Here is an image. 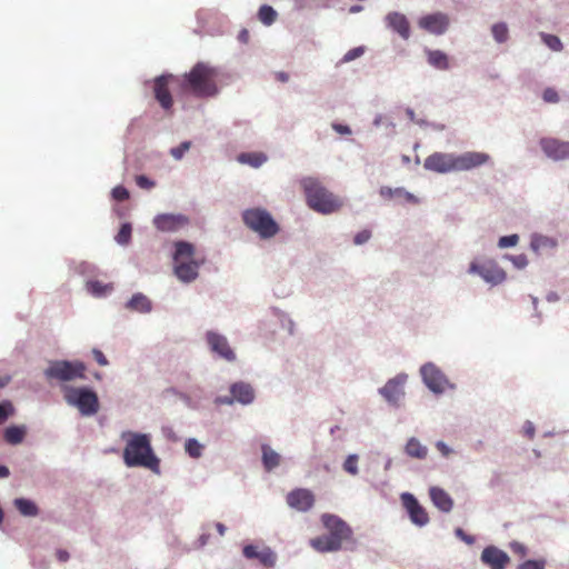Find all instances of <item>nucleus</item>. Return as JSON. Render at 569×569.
<instances>
[{
	"label": "nucleus",
	"instance_id": "obj_17",
	"mask_svg": "<svg viewBox=\"0 0 569 569\" xmlns=\"http://www.w3.org/2000/svg\"><path fill=\"white\" fill-rule=\"evenodd\" d=\"M401 501L413 523L425 526L429 521L426 508H422L419 501L411 493H403L401 496Z\"/></svg>",
	"mask_w": 569,
	"mask_h": 569
},
{
	"label": "nucleus",
	"instance_id": "obj_41",
	"mask_svg": "<svg viewBox=\"0 0 569 569\" xmlns=\"http://www.w3.org/2000/svg\"><path fill=\"white\" fill-rule=\"evenodd\" d=\"M358 457L356 453H351L343 463V470L350 475L356 476L358 473Z\"/></svg>",
	"mask_w": 569,
	"mask_h": 569
},
{
	"label": "nucleus",
	"instance_id": "obj_21",
	"mask_svg": "<svg viewBox=\"0 0 569 569\" xmlns=\"http://www.w3.org/2000/svg\"><path fill=\"white\" fill-rule=\"evenodd\" d=\"M407 381V375H397L396 378H391L385 387L380 390L381 395L391 403H397L402 396L403 386Z\"/></svg>",
	"mask_w": 569,
	"mask_h": 569
},
{
	"label": "nucleus",
	"instance_id": "obj_27",
	"mask_svg": "<svg viewBox=\"0 0 569 569\" xmlns=\"http://www.w3.org/2000/svg\"><path fill=\"white\" fill-rule=\"evenodd\" d=\"M268 160L264 152L261 151H252V152H241L238 156V161L242 164L250 166L252 168H259Z\"/></svg>",
	"mask_w": 569,
	"mask_h": 569
},
{
	"label": "nucleus",
	"instance_id": "obj_62",
	"mask_svg": "<svg viewBox=\"0 0 569 569\" xmlns=\"http://www.w3.org/2000/svg\"><path fill=\"white\" fill-rule=\"evenodd\" d=\"M216 529H217V531H218V533H219L220 536H223V535L226 533V530H227V529H226V527H224V525H223V523H221V522H217V523H216Z\"/></svg>",
	"mask_w": 569,
	"mask_h": 569
},
{
	"label": "nucleus",
	"instance_id": "obj_50",
	"mask_svg": "<svg viewBox=\"0 0 569 569\" xmlns=\"http://www.w3.org/2000/svg\"><path fill=\"white\" fill-rule=\"evenodd\" d=\"M508 258L517 268H525L529 262L528 257L525 253H520L517 256H508Z\"/></svg>",
	"mask_w": 569,
	"mask_h": 569
},
{
	"label": "nucleus",
	"instance_id": "obj_29",
	"mask_svg": "<svg viewBox=\"0 0 569 569\" xmlns=\"http://www.w3.org/2000/svg\"><path fill=\"white\" fill-rule=\"evenodd\" d=\"M262 463L266 470L271 471L281 463L279 453L272 450L268 445L262 446Z\"/></svg>",
	"mask_w": 569,
	"mask_h": 569
},
{
	"label": "nucleus",
	"instance_id": "obj_15",
	"mask_svg": "<svg viewBox=\"0 0 569 569\" xmlns=\"http://www.w3.org/2000/svg\"><path fill=\"white\" fill-rule=\"evenodd\" d=\"M172 74H161L153 80L154 98L164 110L172 109V94L169 90V83Z\"/></svg>",
	"mask_w": 569,
	"mask_h": 569
},
{
	"label": "nucleus",
	"instance_id": "obj_5",
	"mask_svg": "<svg viewBox=\"0 0 569 569\" xmlns=\"http://www.w3.org/2000/svg\"><path fill=\"white\" fill-rule=\"evenodd\" d=\"M174 247V276L182 282L196 280L199 274V267L204 262V259L194 257V247L189 242L178 241Z\"/></svg>",
	"mask_w": 569,
	"mask_h": 569
},
{
	"label": "nucleus",
	"instance_id": "obj_40",
	"mask_svg": "<svg viewBox=\"0 0 569 569\" xmlns=\"http://www.w3.org/2000/svg\"><path fill=\"white\" fill-rule=\"evenodd\" d=\"M395 198L402 199L406 202L412 203V204L419 203V199L416 196H413V193H409L408 190H406L405 188H401V187L395 188Z\"/></svg>",
	"mask_w": 569,
	"mask_h": 569
},
{
	"label": "nucleus",
	"instance_id": "obj_22",
	"mask_svg": "<svg viewBox=\"0 0 569 569\" xmlns=\"http://www.w3.org/2000/svg\"><path fill=\"white\" fill-rule=\"evenodd\" d=\"M419 26L430 33L441 34L447 30L449 19L443 13L428 14L419 20Z\"/></svg>",
	"mask_w": 569,
	"mask_h": 569
},
{
	"label": "nucleus",
	"instance_id": "obj_32",
	"mask_svg": "<svg viewBox=\"0 0 569 569\" xmlns=\"http://www.w3.org/2000/svg\"><path fill=\"white\" fill-rule=\"evenodd\" d=\"M14 506L19 510V512L27 517H34L38 515L39 509L34 502L29 499L19 498L14 500Z\"/></svg>",
	"mask_w": 569,
	"mask_h": 569
},
{
	"label": "nucleus",
	"instance_id": "obj_39",
	"mask_svg": "<svg viewBox=\"0 0 569 569\" xmlns=\"http://www.w3.org/2000/svg\"><path fill=\"white\" fill-rule=\"evenodd\" d=\"M493 39L498 42H505L508 39V28L505 23L499 22L492 26Z\"/></svg>",
	"mask_w": 569,
	"mask_h": 569
},
{
	"label": "nucleus",
	"instance_id": "obj_36",
	"mask_svg": "<svg viewBox=\"0 0 569 569\" xmlns=\"http://www.w3.org/2000/svg\"><path fill=\"white\" fill-rule=\"evenodd\" d=\"M203 448L204 446L194 438L188 439L184 443L186 452L189 453V457L193 459H199L202 457Z\"/></svg>",
	"mask_w": 569,
	"mask_h": 569
},
{
	"label": "nucleus",
	"instance_id": "obj_14",
	"mask_svg": "<svg viewBox=\"0 0 569 569\" xmlns=\"http://www.w3.org/2000/svg\"><path fill=\"white\" fill-rule=\"evenodd\" d=\"M490 161V156L482 151H466L456 156V170L469 171Z\"/></svg>",
	"mask_w": 569,
	"mask_h": 569
},
{
	"label": "nucleus",
	"instance_id": "obj_7",
	"mask_svg": "<svg viewBox=\"0 0 569 569\" xmlns=\"http://www.w3.org/2000/svg\"><path fill=\"white\" fill-rule=\"evenodd\" d=\"M64 400L70 406H74L84 417H91L99 411V397L88 388L64 387Z\"/></svg>",
	"mask_w": 569,
	"mask_h": 569
},
{
	"label": "nucleus",
	"instance_id": "obj_18",
	"mask_svg": "<svg viewBox=\"0 0 569 569\" xmlns=\"http://www.w3.org/2000/svg\"><path fill=\"white\" fill-rule=\"evenodd\" d=\"M481 561L491 569H505L510 561L509 556L496 546H488L481 552Z\"/></svg>",
	"mask_w": 569,
	"mask_h": 569
},
{
	"label": "nucleus",
	"instance_id": "obj_42",
	"mask_svg": "<svg viewBox=\"0 0 569 569\" xmlns=\"http://www.w3.org/2000/svg\"><path fill=\"white\" fill-rule=\"evenodd\" d=\"M191 147L190 141H183L179 146L171 148V154L174 160H181L184 152L188 151Z\"/></svg>",
	"mask_w": 569,
	"mask_h": 569
},
{
	"label": "nucleus",
	"instance_id": "obj_51",
	"mask_svg": "<svg viewBox=\"0 0 569 569\" xmlns=\"http://www.w3.org/2000/svg\"><path fill=\"white\" fill-rule=\"evenodd\" d=\"M456 536L458 539H460L461 541H463L467 545H473L476 542V539L475 537L472 536H469L467 535L462 529L461 527H458L455 531Z\"/></svg>",
	"mask_w": 569,
	"mask_h": 569
},
{
	"label": "nucleus",
	"instance_id": "obj_35",
	"mask_svg": "<svg viewBox=\"0 0 569 569\" xmlns=\"http://www.w3.org/2000/svg\"><path fill=\"white\" fill-rule=\"evenodd\" d=\"M557 246V242L548 237L535 234L531 237V250L535 252H538L539 250L543 248H555Z\"/></svg>",
	"mask_w": 569,
	"mask_h": 569
},
{
	"label": "nucleus",
	"instance_id": "obj_31",
	"mask_svg": "<svg viewBox=\"0 0 569 569\" xmlns=\"http://www.w3.org/2000/svg\"><path fill=\"white\" fill-rule=\"evenodd\" d=\"M258 19L264 26H271L277 21L278 12L270 4H262L258 10Z\"/></svg>",
	"mask_w": 569,
	"mask_h": 569
},
{
	"label": "nucleus",
	"instance_id": "obj_11",
	"mask_svg": "<svg viewBox=\"0 0 569 569\" xmlns=\"http://www.w3.org/2000/svg\"><path fill=\"white\" fill-rule=\"evenodd\" d=\"M422 381L435 393H442L449 388L445 373L433 363H426L421 368Z\"/></svg>",
	"mask_w": 569,
	"mask_h": 569
},
{
	"label": "nucleus",
	"instance_id": "obj_2",
	"mask_svg": "<svg viewBox=\"0 0 569 569\" xmlns=\"http://www.w3.org/2000/svg\"><path fill=\"white\" fill-rule=\"evenodd\" d=\"M321 522L328 535L311 539V547L319 552L337 551L345 541L352 537L351 527L340 517L332 513H322Z\"/></svg>",
	"mask_w": 569,
	"mask_h": 569
},
{
	"label": "nucleus",
	"instance_id": "obj_45",
	"mask_svg": "<svg viewBox=\"0 0 569 569\" xmlns=\"http://www.w3.org/2000/svg\"><path fill=\"white\" fill-rule=\"evenodd\" d=\"M518 242H519V237L517 234L506 236V237H501L498 240V247L499 248L515 247L518 244Z\"/></svg>",
	"mask_w": 569,
	"mask_h": 569
},
{
	"label": "nucleus",
	"instance_id": "obj_1",
	"mask_svg": "<svg viewBox=\"0 0 569 569\" xmlns=\"http://www.w3.org/2000/svg\"><path fill=\"white\" fill-rule=\"evenodd\" d=\"M121 438L127 442L123 450V461L127 467H143L152 471L159 469V459L152 451L148 435L124 431Z\"/></svg>",
	"mask_w": 569,
	"mask_h": 569
},
{
	"label": "nucleus",
	"instance_id": "obj_44",
	"mask_svg": "<svg viewBox=\"0 0 569 569\" xmlns=\"http://www.w3.org/2000/svg\"><path fill=\"white\" fill-rule=\"evenodd\" d=\"M546 562L543 559H529L519 565V569H545Z\"/></svg>",
	"mask_w": 569,
	"mask_h": 569
},
{
	"label": "nucleus",
	"instance_id": "obj_43",
	"mask_svg": "<svg viewBox=\"0 0 569 569\" xmlns=\"http://www.w3.org/2000/svg\"><path fill=\"white\" fill-rule=\"evenodd\" d=\"M112 198L116 200V201H119V202H122V201H126L130 198V193H129V190L123 187V186H117L112 189Z\"/></svg>",
	"mask_w": 569,
	"mask_h": 569
},
{
	"label": "nucleus",
	"instance_id": "obj_38",
	"mask_svg": "<svg viewBox=\"0 0 569 569\" xmlns=\"http://www.w3.org/2000/svg\"><path fill=\"white\" fill-rule=\"evenodd\" d=\"M541 37L549 49L553 51H561L563 49L562 41L558 36L541 33Z\"/></svg>",
	"mask_w": 569,
	"mask_h": 569
},
{
	"label": "nucleus",
	"instance_id": "obj_13",
	"mask_svg": "<svg viewBox=\"0 0 569 569\" xmlns=\"http://www.w3.org/2000/svg\"><path fill=\"white\" fill-rule=\"evenodd\" d=\"M286 503L297 511H309L315 506V493L311 489H292L286 496Z\"/></svg>",
	"mask_w": 569,
	"mask_h": 569
},
{
	"label": "nucleus",
	"instance_id": "obj_26",
	"mask_svg": "<svg viewBox=\"0 0 569 569\" xmlns=\"http://www.w3.org/2000/svg\"><path fill=\"white\" fill-rule=\"evenodd\" d=\"M387 20H389V26L397 31L401 37L408 38L410 34V27L409 22L406 19L405 16L399 13H390L389 17H387Z\"/></svg>",
	"mask_w": 569,
	"mask_h": 569
},
{
	"label": "nucleus",
	"instance_id": "obj_30",
	"mask_svg": "<svg viewBox=\"0 0 569 569\" xmlns=\"http://www.w3.org/2000/svg\"><path fill=\"white\" fill-rule=\"evenodd\" d=\"M427 60H428L429 64H431L432 67H435L437 69L446 70L449 68L448 56L446 53H443L442 51H439V50L428 51Z\"/></svg>",
	"mask_w": 569,
	"mask_h": 569
},
{
	"label": "nucleus",
	"instance_id": "obj_20",
	"mask_svg": "<svg viewBox=\"0 0 569 569\" xmlns=\"http://www.w3.org/2000/svg\"><path fill=\"white\" fill-rule=\"evenodd\" d=\"M153 223L161 232H176L188 223V218L183 214L162 213L154 217Z\"/></svg>",
	"mask_w": 569,
	"mask_h": 569
},
{
	"label": "nucleus",
	"instance_id": "obj_47",
	"mask_svg": "<svg viewBox=\"0 0 569 569\" xmlns=\"http://www.w3.org/2000/svg\"><path fill=\"white\" fill-rule=\"evenodd\" d=\"M542 99L548 103H556L559 101L558 92L552 88H547L542 93Z\"/></svg>",
	"mask_w": 569,
	"mask_h": 569
},
{
	"label": "nucleus",
	"instance_id": "obj_8",
	"mask_svg": "<svg viewBox=\"0 0 569 569\" xmlns=\"http://www.w3.org/2000/svg\"><path fill=\"white\" fill-rule=\"evenodd\" d=\"M87 366L79 360H57L49 365L44 370L48 379H56L60 382H70L74 379H86Z\"/></svg>",
	"mask_w": 569,
	"mask_h": 569
},
{
	"label": "nucleus",
	"instance_id": "obj_34",
	"mask_svg": "<svg viewBox=\"0 0 569 569\" xmlns=\"http://www.w3.org/2000/svg\"><path fill=\"white\" fill-rule=\"evenodd\" d=\"M87 289L96 297H103L111 292L113 287L111 283H103L101 281L93 280L87 282Z\"/></svg>",
	"mask_w": 569,
	"mask_h": 569
},
{
	"label": "nucleus",
	"instance_id": "obj_46",
	"mask_svg": "<svg viewBox=\"0 0 569 569\" xmlns=\"http://www.w3.org/2000/svg\"><path fill=\"white\" fill-rule=\"evenodd\" d=\"M371 238V231L369 229H362L361 231H358L353 238L355 244H363Z\"/></svg>",
	"mask_w": 569,
	"mask_h": 569
},
{
	"label": "nucleus",
	"instance_id": "obj_33",
	"mask_svg": "<svg viewBox=\"0 0 569 569\" xmlns=\"http://www.w3.org/2000/svg\"><path fill=\"white\" fill-rule=\"evenodd\" d=\"M4 440L11 445H17L23 441L26 437V429L23 427H9L4 430Z\"/></svg>",
	"mask_w": 569,
	"mask_h": 569
},
{
	"label": "nucleus",
	"instance_id": "obj_3",
	"mask_svg": "<svg viewBox=\"0 0 569 569\" xmlns=\"http://www.w3.org/2000/svg\"><path fill=\"white\" fill-rule=\"evenodd\" d=\"M217 70L206 62H198L183 74L181 90L198 98L213 97L218 93Z\"/></svg>",
	"mask_w": 569,
	"mask_h": 569
},
{
	"label": "nucleus",
	"instance_id": "obj_23",
	"mask_svg": "<svg viewBox=\"0 0 569 569\" xmlns=\"http://www.w3.org/2000/svg\"><path fill=\"white\" fill-rule=\"evenodd\" d=\"M230 392L232 395V399L224 398V399H218V401L222 402V403H232L233 399H234V400L241 402L242 405H247V403H250L254 398L253 389L249 385L243 383V382L234 383L230 388Z\"/></svg>",
	"mask_w": 569,
	"mask_h": 569
},
{
	"label": "nucleus",
	"instance_id": "obj_63",
	"mask_svg": "<svg viewBox=\"0 0 569 569\" xmlns=\"http://www.w3.org/2000/svg\"><path fill=\"white\" fill-rule=\"evenodd\" d=\"M9 476V469L4 466H0V478H6Z\"/></svg>",
	"mask_w": 569,
	"mask_h": 569
},
{
	"label": "nucleus",
	"instance_id": "obj_25",
	"mask_svg": "<svg viewBox=\"0 0 569 569\" xmlns=\"http://www.w3.org/2000/svg\"><path fill=\"white\" fill-rule=\"evenodd\" d=\"M405 452L410 458L423 460L428 455V449L418 438L411 437L406 443Z\"/></svg>",
	"mask_w": 569,
	"mask_h": 569
},
{
	"label": "nucleus",
	"instance_id": "obj_19",
	"mask_svg": "<svg viewBox=\"0 0 569 569\" xmlns=\"http://www.w3.org/2000/svg\"><path fill=\"white\" fill-rule=\"evenodd\" d=\"M242 555L248 559H257L267 568H271L277 561L276 552L269 547L247 545L242 548Z\"/></svg>",
	"mask_w": 569,
	"mask_h": 569
},
{
	"label": "nucleus",
	"instance_id": "obj_52",
	"mask_svg": "<svg viewBox=\"0 0 569 569\" xmlns=\"http://www.w3.org/2000/svg\"><path fill=\"white\" fill-rule=\"evenodd\" d=\"M510 549L512 550L513 553L520 556V557H525L528 552V549L525 545L520 543V542H517V541H513L510 543Z\"/></svg>",
	"mask_w": 569,
	"mask_h": 569
},
{
	"label": "nucleus",
	"instance_id": "obj_16",
	"mask_svg": "<svg viewBox=\"0 0 569 569\" xmlns=\"http://www.w3.org/2000/svg\"><path fill=\"white\" fill-rule=\"evenodd\" d=\"M207 343L210 350L217 353L219 357L223 358L227 361L236 360V353L230 348L228 340L224 336L209 331L207 333Z\"/></svg>",
	"mask_w": 569,
	"mask_h": 569
},
{
	"label": "nucleus",
	"instance_id": "obj_12",
	"mask_svg": "<svg viewBox=\"0 0 569 569\" xmlns=\"http://www.w3.org/2000/svg\"><path fill=\"white\" fill-rule=\"evenodd\" d=\"M539 146L551 160L562 161L569 158V141L557 138H541Z\"/></svg>",
	"mask_w": 569,
	"mask_h": 569
},
{
	"label": "nucleus",
	"instance_id": "obj_4",
	"mask_svg": "<svg viewBox=\"0 0 569 569\" xmlns=\"http://www.w3.org/2000/svg\"><path fill=\"white\" fill-rule=\"evenodd\" d=\"M301 184L306 193L307 203L313 211L332 213L342 207L341 200L335 197L333 193L317 179L305 178Z\"/></svg>",
	"mask_w": 569,
	"mask_h": 569
},
{
	"label": "nucleus",
	"instance_id": "obj_10",
	"mask_svg": "<svg viewBox=\"0 0 569 569\" xmlns=\"http://www.w3.org/2000/svg\"><path fill=\"white\" fill-rule=\"evenodd\" d=\"M425 169L437 173H448L456 170V153L436 151L425 159Z\"/></svg>",
	"mask_w": 569,
	"mask_h": 569
},
{
	"label": "nucleus",
	"instance_id": "obj_9",
	"mask_svg": "<svg viewBox=\"0 0 569 569\" xmlns=\"http://www.w3.org/2000/svg\"><path fill=\"white\" fill-rule=\"evenodd\" d=\"M469 273L480 276L486 282L499 284L506 279V272L495 260H485L482 262L471 261Z\"/></svg>",
	"mask_w": 569,
	"mask_h": 569
},
{
	"label": "nucleus",
	"instance_id": "obj_56",
	"mask_svg": "<svg viewBox=\"0 0 569 569\" xmlns=\"http://www.w3.org/2000/svg\"><path fill=\"white\" fill-rule=\"evenodd\" d=\"M7 407H9L11 409L10 403H7V405L0 403V425L3 423L8 419V416L10 415V411L7 410Z\"/></svg>",
	"mask_w": 569,
	"mask_h": 569
},
{
	"label": "nucleus",
	"instance_id": "obj_60",
	"mask_svg": "<svg viewBox=\"0 0 569 569\" xmlns=\"http://www.w3.org/2000/svg\"><path fill=\"white\" fill-rule=\"evenodd\" d=\"M274 78L280 81V83H286L289 80V74L284 71H277L274 73Z\"/></svg>",
	"mask_w": 569,
	"mask_h": 569
},
{
	"label": "nucleus",
	"instance_id": "obj_53",
	"mask_svg": "<svg viewBox=\"0 0 569 569\" xmlns=\"http://www.w3.org/2000/svg\"><path fill=\"white\" fill-rule=\"evenodd\" d=\"M436 447L442 453V457L447 458V457H449L451 455V449L442 440L437 441L436 442Z\"/></svg>",
	"mask_w": 569,
	"mask_h": 569
},
{
	"label": "nucleus",
	"instance_id": "obj_58",
	"mask_svg": "<svg viewBox=\"0 0 569 569\" xmlns=\"http://www.w3.org/2000/svg\"><path fill=\"white\" fill-rule=\"evenodd\" d=\"M56 556L62 563H66L69 559V552L66 549H58Z\"/></svg>",
	"mask_w": 569,
	"mask_h": 569
},
{
	"label": "nucleus",
	"instance_id": "obj_37",
	"mask_svg": "<svg viewBox=\"0 0 569 569\" xmlns=\"http://www.w3.org/2000/svg\"><path fill=\"white\" fill-rule=\"evenodd\" d=\"M131 236H132V227L130 223H123L119 231H118V234L116 237V240L119 244H128L131 240Z\"/></svg>",
	"mask_w": 569,
	"mask_h": 569
},
{
	"label": "nucleus",
	"instance_id": "obj_28",
	"mask_svg": "<svg viewBox=\"0 0 569 569\" xmlns=\"http://www.w3.org/2000/svg\"><path fill=\"white\" fill-rule=\"evenodd\" d=\"M127 308L131 311L141 312V313L150 312L151 311V301L147 296H144L142 293H136L127 302Z\"/></svg>",
	"mask_w": 569,
	"mask_h": 569
},
{
	"label": "nucleus",
	"instance_id": "obj_24",
	"mask_svg": "<svg viewBox=\"0 0 569 569\" xmlns=\"http://www.w3.org/2000/svg\"><path fill=\"white\" fill-rule=\"evenodd\" d=\"M429 497L432 503L443 512H450L455 506L453 499L440 487L433 486L429 489Z\"/></svg>",
	"mask_w": 569,
	"mask_h": 569
},
{
	"label": "nucleus",
	"instance_id": "obj_64",
	"mask_svg": "<svg viewBox=\"0 0 569 569\" xmlns=\"http://www.w3.org/2000/svg\"><path fill=\"white\" fill-rule=\"evenodd\" d=\"M10 378H6V376H0V388L6 387L9 383Z\"/></svg>",
	"mask_w": 569,
	"mask_h": 569
},
{
	"label": "nucleus",
	"instance_id": "obj_48",
	"mask_svg": "<svg viewBox=\"0 0 569 569\" xmlns=\"http://www.w3.org/2000/svg\"><path fill=\"white\" fill-rule=\"evenodd\" d=\"M365 50L363 48L359 47V48H353L351 49L350 51H348L343 59H342V62H350V61H353L355 59L361 57L363 54Z\"/></svg>",
	"mask_w": 569,
	"mask_h": 569
},
{
	"label": "nucleus",
	"instance_id": "obj_57",
	"mask_svg": "<svg viewBox=\"0 0 569 569\" xmlns=\"http://www.w3.org/2000/svg\"><path fill=\"white\" fill-rule=\"evenodd\" d=\"M523 431L529 439L535 438V425L532 422H527L523 427Z\"/></svg>",
	"mask_w": 569,
	"mask_h": 569
},
{
	"label": "nucleus",
	"instance_id": "obj_49",
	"mask_svg": "<svg viewBox=\"0 0 569 569\" xmlns=\"http://www.w3.org/2000/svg\"><path fill=\"white\" fill-rule=\"evenodd\" d=\"M136 183H138V187L142 189H151L156 186L154 181L143 174L136 176Z\"/></svg>",
	"mask_w": 569,
	"mask_h": 569
},
{
	"label": "nucleus",
	"instance_id": "obj_59",
	"mask_svg": "<svg viewBox=\"0 0 569 569\" xmlns=\"http://www.w3.org/2000/svg\"><path fill=\"white\" fill-rule=\"evenodd\" d=\"M333 129L340 133V134H350L351 133V129L348 127V126H343V124H333Z\"/></svg>",
	"mask_w": 569,
	"mask_h": 569
},
{
	"label": "nucleus",
	"instance_id": "obj_55",
	"mask_svg": "<svg viewBox=\"0 0 569 569\" xmlns=\"http://www.w3.org/2000/svg\"><path fill=\"white\" fill-rule=\"evenodd\" d=\"M380 194L385 199H392V198H395V188L392 189V188L387 187V186L381 187Z\"/></svg>",
	"mask_w": 569,
	"mask_h": 569
},
{
	"label": "nucleus",
	"instance_id": "obj_54",
	"mask_svg": "<svg viewBox=\"0 0 569 569\" xmlns=\"http://www.w3.org/2000/svg\"><path fill=\"white\" fill-rule=\"evenodd\" d=\"M92 355L96 359V361L100 365V366H107L108 365V360L107 358L104 357V355L102 353L101 350L99 349H93L92 351Z\"/></svg>",
	"mask_w": 569,
	"mask_h": 569
},
{
	"label": "nucleus",
	"instance_id": "obj_6",
	"mask_svg": "<svg viewBox=\"0 0 569 569\" xmlns=\"http://www.w3.org/2000/svg\"><path fill=\"white\" fill-rule=\"evenodd\" d=\"M242 221L249 230L259 234L262 239H270L278 234L279 224L264 209L252 208L242 212Z\"/></svg>",
	"mask_w": 569,
	"mask_h": 569
},
{
	"label": "nucleus",
	"instance_id": "obj_61",
	"mask_svg": "<svg viewBox=\"0 0 569 569\" xmlns=\"http://www.w3.org/2000/svg\"><path fill=\"white\" fill-rule=\"evenodd\" d=\"M239 39L242 42H247L249 40V32H248V30L242 29L241 32L239 33Z\"/></svg>",
	"mask_w": 569,
	"mask_h": 569
}]
</instances>
